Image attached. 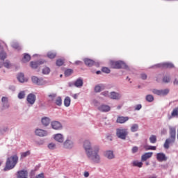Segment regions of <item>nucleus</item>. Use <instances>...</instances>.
<instances>
[{"instance_id":"de8ad7c7","label":"nucleus","mask_w":178,"mask_h":178,"mask_svg":"<svg viewBox=\"0 0 178 178\" xmlns=\"http://www.w3.org/2000/svg\"><path fill=\"white\" fill-rule=\"evenodd\" d=\"M35 178H44V173H40L35 177Z\"/></svg>"},{"instance_id":"3c124183","label":"nucleus","mask_w":178,"mask_h":178,"mask_svg":"<svg viewBox=\"0 0 178 178\" xmlns=\"http://www.w3.org/2000/svg\"><path fill=\"white\" fill-rule=\"evenodd\" d=\"M73 69H68V76H70L73 73Z\"/></svg>"},{"instance_id":"c9c22d12","label":"nucleus","mask_w":178,"mask_h":178,"mask_svg":"<svg viewBox=\"0 0 178 178\" xmlns=\"http://www.w3.org/2000/svg\"><path fill=\"white\" fill-rule=\"evenodd\" d=\"M56 104H57L58 106H60V105H62V98L60 97L56 98Z\"/></svg>"},{"instance_id":"a211bd4d","label":"nucleus","mask_w":178,"mask_h":178,"mask_svg":"<svg viewBox=\"0 0 178 178\" xmlns=\"http://www.w3.org/2000/svg\"><path fill=\"white\" fill-rule=\"evenodd\" d=\"M129 119V117H118L116 122L117 123H125Z\"/></svg>"},{"instance_id":"4468645a","label":"nucleus","mask_w":178,"mask_h":178,"mask_svg":"<svg viewBox=\"0 0 178 178\" xmlns=\"http://www.w3.org/2000/svg\"><path fill=\"white\" fill-rule=\"evenodd\" d=\"M99 111H102V112H108V111H111L110 106H106V104H102V106H99L98 107Z\"/></svg>"},{"instance_id":"680f3d73","label":"nucleus","mask_w":178,"mask_h":178,"mask_svg":"<svg viewBox=\"0 0 178 178\" xmlns=\"http://www.w3.org/2000/svg\"><path fill=\"white\" fill-rule=\"evenodd\" d=\"M74 97V98L76 99L78 97V94H74V95H72Z\"/></svg>"},{"instance_id":"4be33fe9","label":"nucleus","mask_w":178,"mask_h":178,"mask_svg":"<svg viewBox=\"0 0 178 178\" xmlns=\"http://www.w3.org/2000/svg\"><path fill=\"white\" fill-rule=\"evenodd\" d=\"M31 59V56H30V54H24V57L22 58V62L24 63H26L27 62H30Z\"/></svg>"},{"instance_id":"a878e982","label":"nucleus","mask_w":178,"mask_h":178,"mask_svg":"<svg viewBox=\"0 0 178 178\" xmlns=\"http://www.w3.org/2000/svg\"><path fill=\"white\" fill-rule=\"evenodd\" d=\"M51 122V120L49 118L44 117L42 119V123L44 126H48Z\"/></svg>"},{"instance_id":"338daca9","label":"nucleus","mask_w":178,"mask_h":178,"mask_svg":"<svg viewBox=\"0 0 178 178\" xmlns=\"http://www.w3.org/2000/svg\"><path fill=\"white\" fill-rule=\"evenodd\" d=\"M146 165H149V163L147 162Z\"/></svg>"},{"instance_id":"0e129e2a","label":"nucleus","mask_w":178,"mask_h":178,"mask_svg":"<svg viewBox=\"0 0 178 178\" xmlns=\"http://www.w3.org/2000/svg\"><path fill=\"white\" fill-rule=\"evenodd\" d=\"M3 131H8V127H6L4 129H3Z\"/></svg>"},{"instance_id":"0eeeda50","label":"nucleus","mask_w":178,"mask_h":178,"mask_svg":"<svg viewBox=\"0 0 178 178\" xmlns=\"http://www.w3.org/2000/svg\"><path fill=\"white\" fill-rule=\"evenodd\" d=\"M152 92H154V94H157L158 95H166V94H168L169 90L168 88H165V90H157L156 88H154Z\"/></svg>"},{"instance_id":"dca6fc26","label":"nucleus","mask_w":178,"mask_h":178,"mask_svg":"<svg viewBox=\"0 0 178 178\" xmlns=\"http://www.w3.org/2000/svg\"><path fill=\"white\" fill-rule=\"evenodd\" d=\"M156 159L158 161H165L167 160L165 154L163 153H158L156 155Z\"/></svg>"},{"instance_id":"37998d69","label":"nucleus","mask_w":178,"mask_h":178,"mask_svg":"<svg viewBox=\"0 0 178 178\" xmlns=\"http://www.w3.org/2000/svg\"><path fill=\"white\" fill-rule=\"evenodd\" d=\"M56 98V94H52L49 95V101H54Z\"/></svg>"},{"instance_id":"473e14b6","label":"nucleus","mask_w":178,"mask_h":178,"mask_svg":"<svg viewBox=\"0 0 178 178\" xmlns=\"http://www.w3.org/2000/svg\"><path fill=\"white\" fill-rule=\"evenodd\" d=\"M51 72V70L49 69V67H45L43 70H42V74H49Z\"/></svg>"},{"instance_id":"423d86ee","label":"nucleus","mask_w":178,"mask_h":178,"mask_svg":"<svg viewBox=\"0 0 178 178\" xmlns=\"http://www.w3.org/2000/svg\"><path fill=\"white\" fill-rule=\"evenodd\" d=\"M32 82L33 84H36L37 86H42L44 84V79H39L37 76H32L31 78Z\"/></svg>"},{"instance_id":"e2e57ef3","label":"nucleus","mask_w":178,"mask_h":178,"mask_svg":"<svg viewBox=\"0 0 178 178\" xmlns=\"http://www.w3.org/2000/svg\"><path fill=\"white\" fill-rule=\"evenodd\" d=\"M97 74H99L100 73H102L101 70H97L96 72Z\"/></svg>"},{"instance_id":"cd10ccee","label":"nucleus","mask_w":178,"mask_h":178,"mask_svg":"<svg viewBox=\"0 0 178 178\" xmlns=\"http://www.w3.org/2000/svg\"><path fill=\"white\" fill-rule=\"evenodd\" d=\"M31 154V152H30V150H28L25 152H22L21 153V159L26 158V156H29Z\"/></svg>"},{"instance_id":"412c9836","label":"nucleus","mask_w":178,"mask_h":178,"mask_svg":"<svg viewBox=\"0 0 178 178\" xmlns=\"http://www.w3.org/2000/svg\"><path fill=\"white\" fill-rule=\"evenodd\" d=\"M84 63L86 65H87V66H92L95 63V60L88 58H86L84 59Z\"/></svg>"},{"instance_id":"4d7b16f0","label":"nucleus","mask_w":178,"mask_h":178,"mask_svg":"<svg viewBox=\"0 0 178 178\" xmlns=\"http://www.w3.org/2000/svg\"><path fill=\"white\" fill-rule=\"evenodd\" d=\"M150 150H156V146H150Z\"/></svg>"},{"instance_id":"69168bd1","label":"nucleus","mask_w":178,"mask_h":178,"mask_svg":"<svg viewBox=\"0 0 178 178\" xmlns=\"http://www.w3.org/2000/svg\"><path fill=\"white\" fill-rule=\"evenodd\" d=\"M149 178H156V175H153L152 177H149Z\"/></svg>"},{"instance_id":"b1692460","label":"nucleus","mask_w":178,"mask_h":178,"mask_svg":"<svg viewBox=\"0 0 178 178\" xmlns=\"http://www.w3.org/2000/svg\"><path fill=\"white\" fill-rule=\"evenodd\" d=\"M30 65H31V67H32V69H37L38 67L40 66V65H42V63L31 61L30 63Z\"/></svg>"},{"instance_id":"9d476101","label":"nucleus","mask_w":178,"mask_h":178,"mask_svg":"<svg viewBox=\"0 0 178 178\" xmlns=\"http://www.w3.org/2000/svg\"><path fill=\"white\" fill-rule=\"evenodd\" d=\"M36 136H38L39 137H45L48 135V133H47L46 131L42 129H36L35 131Z\"/></svg>"},{"instance_id":"39448f33","label":"nucleus","mask_w":178,"mask_h":178,"mask_svg":"<svg viewBox=\"0 0 178 178\" xmlns=\"http://www.w3.org/2000/svg\"><path fill=\"white\" fill-rule=\"evenodd\" d=\"M110 66L113 69H121L126 66V63L122 60H111Z\"/></svg>"},{"instance_id":"e433bc0d","label":"nucleus","mask_w":178,"mask_h":178,"mask_svg":"<svg viewBox=\"0 0 178 178\" xmlns=\"http://www.w3.org/2000/svg\"><path fill=\"white\" fill-rule=\"evenodd\" d=\"M24 97H26V93L24 92V91H21V92L18 94V98H19V99H23V98H24Z\"/></svg>"},{"instance_id":"2eb2a0df","label":"nucleus","mask_w":178,"mask_h":178,"mask_svg":"<svg viewBox=\"0 0 178 178\" xmlns=\"http://www.w3.org/2000/svg\"><path fill=\"white\" fill-rule=\"evenodd\" d=\"M104 156L109 160H112L113 159H115L114 153L111 150H108L104 154Z\"/></svg>"},{"instance_id":"c85d7f7f","label":"nucleus","mask_w":178,"mask_h":178,"mask_svg":"<svg viewBox=\"0 0 178 178\" xmlns=\"http://www.w3.org/2000/svg\"><path fill=\"white\" fill-rule=\"evenodd\" d=\"M146 99L149 102H152V101H154V98L152 94H148L147 95H146Z\"/></svg>"},{"instance_id":"58836bf2","label":"nucleus","mask_w":178,"mask_h":178,"mask_svg":"<svg viewBox=\"0 0 178 178\" xmlns=\"http://www.w3.org/2000/svg\"><path fill=\"white\" fill-rule=\"evenodd\" d=\"M12 47L13 48H14V49H18V51H20V49H22V48L17 43L13 44Z\"/></svg>"},{"instance_id":"f03ea898","label":"nucleus","mask_w":178,"mask_h":178,"mask_svg":"<svg viewBox=\"0 0 178 178\" xmlns=\"http://www.w3.org/2000/svg\"><path fill=\"white\" fill-rule=\"evenodd\" d=\"M19 161V157L17 155H13L10 157H8L6 162V166L3 169L4 172H6L7 170H11V169H13L17 164V162Z\"/></svg>"},{"instance_id":"c756f323","label":"nucleus","mask_w":178,"mask_h":178,"mask_svg":"<svg viewBox=\"0 0 178 178\" xmlns=\"http://www.w3.org/2000/svg\"><path fill=\"white\" fill-rule=\"evenodd\" d=\"M157 140L156 136L155 135H152L149 138L150 143H156Z\"/></svg>"},{"instance_id":"9b49d317","label":"nucleus","mask_w":178,"mask_h":178,"mask_svg":"<svg viewBox=\"0 0 178 178\" xmlns=\"http://www.w3.org/2000/svg\"><path fill=\"white\" fill-rule=\"evenodd\" d=\"M27 101L29 104H31V105H33L34 102H35V96L34 94H29L27 96Z\"/></svg>"},{"instance_id":"1a4fd4ad","label":"nucleus","mask_w":178,"mask_h":178,"mask_svg":"<svg viewBox=\"0 0 178 178\" xmlns=\"http://www.w3.org/2000/svg\"><path fill=\"white\" fill-rule=\"evenodd\" d=\"M51 127L54 130H60L62 129V124L58 121H54L51 122Z\"/></svg>"},{"instance_id":"79ce46f5","label":"nucleus","mask_w":178,"mask_h":178,"mask_svg":"<svg viewBox=\"0 0 178 178\" xmlns=\"http://www.w3.org/2000/svg\"><path fill=\"white\" fill-rule=\"evenodd\" d=\"M163 81L165 83H169V81H170V77L169 76H164Z\"/></svg>"},{"instance_id":"20e7f679","label":"nucleus","mask_w":178,"mask_h":178,"mask_svg":"<svg viewBox=\"0 0 178 178\" xmlns=\"http://www.w3.org/2000/svg\"><path fill=\"white\" fill-rule=\"evenodd\" d=\"M128 134L127 129H122V128H118V129H116V136L119 139L125 140Z\"/></svg>"},{"instance_id":"09e8293b","label":"nucleus","mask_w":178,"mask_h":178,"mask_svg":"<svg viewBox=\"0 0 178 178\" xmlns=\"http://www.w3.org/2000/svg\"><path fill=\"white\" fill-rule=\"evenodd\" d=\"M102 94H103V95H105L106 97H107V96L110 97L108 91H103Z\"/></svg>"},{"instance_id":"7c9ffc66","label":"nucleus","mask_w":178,"mask_h":178,"mask_svg":"<svg viewBox=\"0 0 178 178\" xmlns=\"http://www.w3.org/2000/svg\"><path fill=\"white\" fill-rule=\"evenodd\" d=\"M47 56L48 58H49L50 59H54L56 56V53H54L52 51H49L47 54Z\"/></svg>"},{"instance_id":"8fccbe9b","label":"nucleus","mask_w":178,"mask_h":178,"mask_svg":"<svg viewBox=\"0 0 178 178\" xmlns=\"http://www.w3.org/2000/svg\"><path fill=\"white\" fill-rule=\"evenodd\" d=\"M83 175H84V177H85L86 178H88V177H89V175H90V174H89V172H88V171H86V172H84Z\"/></svg>"},{"instance_id":"a18cd8bd","label":"nucleus","mask_w":178,"mask_h":178,"mask_svg":"<svg viewBox=\"0 0 178 178\" xmlns=\"http://www.w3.org/2000/svg\"><path fill=\"white\" fill-rule=\"evenodd\" d=\"M73 146H74L73 142L72 140H69L68 139V149H72Z\"/></svg>"},{"instance_id":"5701e85b","label":"nucleus","mask_w":178,"mask_h":178,"mask_svg":"<svg viewBox=\"0 0 178 178\" xmlns=\"http://www.w3.org/2000/svg\"><path fill=\"white\" fill-rule=\"evenodd\" d=\"M104 88L105 86L104 84H98L97 86H95V91H96L97 92H99V91L104 90Z\"/></svg>"},{"instance_id":"bb28decb","label":"nucleus","mask_w":178,"mask_h":178,"mask_svg":"<svg viewBox=\"0 0 178 178\" xmlns=\"http://www.w3.org/2000/svg\"><path fill=\"white\" fill-rule=\"evenodd\" d=\"M133 167H138L139 168H141L143 165L142 162L135 161L132 162Z\"/></svg>"},{"instance_id":"aec40b11","label":"nucleus","mask_w":178,"mask_h":178,"mask_svg":"<svg viewBox=\"0 0 178 178\" xmlns=\"http://www.w3.org/2000/svg\"><path fill=\"white\" fill-rule=\"evenodd\" d=\"M54 139L58 143H63V136L60 134H56L54 136Z\"/></svg>"},{"instance_id":"f704fd0d","label":"nucleus","mask_w":178,"mask_h":178,"mask_svg":"<svg viewBox=\"0 0 178 178\" xmlns=\"http://www.w3.org/2000/svg\"><path fill=\"white\" fill-rule=\"evenodd\" d=\"M171 115L175 118V116H178V107H176V108H174Z\"/></svg>"},{"instance_id":"774afa93","label":"nucleus","mask_w":178,"mask_h":178,"mask_svg":"<svg viewBox=\"0 0 178 178\" xmlns=\"http://www.w3.org/2000/svg\"><path fill=\"white\" fill-rule=\"evenodd\" d=\"M3 65L0 63V68L2 67Z\"/></svg>"},{"instance_id":"603ef678","label":"nucleus","mask_w":178,"mask_h":178,"mask_svg":"<svg viewBox=\"0 0 178 178\" xmlns=\"http://www.w3.org/2000/svg\"><path fill=\"white\" fill-rule=\"evenodd\" d=\"M141 78L143 79H147V74H145V73H142Z\"/></svg>"},{"instance_id":"a19ab883","label":"nucleus","mask_w":178,"mask_h":178,"mask_svg":"<svg viewBox=\"0 0 178 178\" xmlns=\"http://www.w3.org/2000/svg\"><path fill=\"white\" fill-rule=\"evenodd\" d=\"M102 72H104V73H110L111 72V69H109V67H107L106 66L102 67Z\"/></svg>"},{"instance_id":"864d4df0","label":"nucleus","mask_w":178,"mask_h":178,"mask_svg":"<svg viewBox=\"0 0 178 178\" xmlns=\"http://www.w3.org/2000/svg\"><path fill=\"white\" fill-rule=\"evenodd\" d=\"M142 106L141 104H138V106H136V109H137V111H140V109H141Z\"/></svg>"},{"instance_id":"4c0bfd02","label":"nucleus","mask_w":178,"mask_h":178,"mask_svg":"<svg viewBox=\"0 0 178 178\" xmlns=\"http://www.w3.org/2000/svg\"><path fill=\"white\" fill-rule=\"evenodd\" d=\"M138 130V124H134L132 127H131V131H137Z\"/></svg>"},{"instance_id":"c03bdc74","label":"nucleus","mask_w":178,"mask_h":178,"mask_svg":"<svg viewBox=\"0 0 178 178\" xmlns=\"http://www.w3.org/2000/svg\"><path fill=\"white\" fill-rule=\"evenodd\" d=\"M56 147V145H55V143H49L48 145V148H49V149H55Z\"/></svg>"},{"instance_id":"7ed1b4c3","label":"nucleus","mask_w":178,"mask_h":178,"mask_svg":"<svg viewBox=\"0 0 178 178\" xmlns=\"http://www.w3.org/2000/svg\"><path fill=\"white\" fill-rule=\"evenodd\" d=\"M170 135L169 139H166L164 143L165 149H169L170 145L171 143H175L176 139V128H170Z\"/></svg>"},{"instance_id":"f8f14e48","label":"nucleus","mask_w":178,"mask_h":178,"mask_svg":"<svg viewBox=\"0 0 178 178\" xmlns=\"http://www.w3.org/2000/svg\"><path fill=\"white\" fill-rule=\"evenodd\" d=\"M1 102L4 109H8V108H9V102L8 100V97H3L1 99Z\"/></svg>"},{"instance_id":"f257e3e1","label":"nucleus","mask_w":178,"mask_h":178,"mask_svg":"<svg viewBox=\"0 0 178 178\" xmlns=\"http://www.w3.org/2000/svg\"><path fill=\"white\" fill-rule=\"evenodd\" d=\"M83 148L89 160H91L94 163H99L101 160L99 154V147H94L92 149L90 142L89 140H85Z\"/></svg>"},{"instance_id":"393cba45","label":"nucleus","mask_w":178,"mask_h":178,"mask_svg":"<svg viewBox=\"0 0 178 178\" xmlns=\"http://www.w3.org/2000/svg\"><path fill=\"white\" fill-rule=\"evenodd\" d=\"M83 84V79H77L76 81H75V83H74V86H76V87H82Z\"/></svg>"},{"instance_id":"f3484780","label":"nucleus","mask_w":178,"mask_h":178,"mask_svg":"<svg viewBox=\"0 0 178 178\" xmlns=\"http://www.w3.org/2000/svg\"><path fill=\"white\" fill-rule=\"evenodd\" d=\"M17 79L19 83H25V81H27V79L24 78V74L23 73L18 74Z\"/></svg>"},{"instance_id":"5fc2aeb1","label":"nucleus","mask_w":178,"mask_h":178,"mask_svg":"<svg viewBox=\"0 0 178 178\" xmlns=\"http://www.w3.org/2000/svg\"><path fill=\"white\" fill-rule=\"evenodd\" d=\"M64 105L65 106H67V97H65V100H64Z\"/></svg>"},{"instance_id":"6ab92c4d","label":"nucleus","mask_w":178,"mask_h":178,"mask_svg":"<svg viewBox=\"0 0 178 178\" xmlns=\"http://www.w3.org/2000/svg\"><path fill=\"white\" fill-rule=\"evenodd\" d=\"M159 66L161 67H174L173 63L170 62H164L163 63L159 65Z\"/></svg>"},{"instance_id":"bf43d9fd","label":"nucleus","mask_w":178,"mask_h":178,"mask_svg":"<svg viewBox=\"0 0 178 178\" xmlns=\"http://www.w3.org/2000/svg\"><path fill=\"white\" fill-rule=\"evenodd\" d=\"M70 103H71V99L70 97H68V106L69 105H70Z\"/></svg>"},{"instance_id":"72a5a7b5","label":"nucleus","mask_w":178,"mask_h":178,"mask_svg":"<svg viewBox=\"0 0 178 178\" xmlns=\"http://www.w3.org/2000/svg\"><path fill=\"white\" fill-rule=\"evenodd\" d=\"M0 59L1 60H5V59H6V53L5 51L0 52Z\"/></svg>"},{"instance_id":"ea45409f","label":"nucleus","mask_w":178,"mask_h":178,"mask_svg":"<svg viewBox=\"0 0 178 178\" xmlns=\"http://www.w3.org/2000/svg\"><path fill=\"white\" fill-rule=\"evenodd\" d=\"M65 63V61L62 59H58L56 61V65L57 66H62Z\"/></svg>"},{"instance_id":"052dcab7","label":"nucleus","mask_w":178,"mask_h":178,"mask_svg":"<svg viewBox=\"0 0 178 178\" xmlns=\"http://www.w3.org/2000/svg\"><path fill=\"white\" fill-rule=\"evenodd\" d=\"M174 84H178V80L177 79H175L174 81Z\"/></svg>"},{"instance_id":"ddd939ff","label":"nucleus","mask_w":178,"mask_h":178,"mask_svg":"<svg viewBox=\"0 0 178 178\" xmlns=\"http://www.w3.org/2000/svg\"><path fill=\"white\" fill-rule=\"evenodd\" d=\"M152 156V152L145 153V154H143V156H141V161H147V160H148V159H151Z\"/></svg>"},{"instance_id":"49530a36","label":"nucleus","mask_w":178,"mask_h":178,"mask_svg":"<svg viewBox=\"0 0 178 178\" xmlns=\"http://www.w3.org/2000/svg\"><path fill=\"white\" fill-rule=\"evenodd\" d=\"M137 152H138V147H137V146H134V147H132L133 154L137 153Z\"/></svg>"},{"instance_id":"6e6d98bb","label":"nucleus","mask_w":178,"mask_h":178,"mask_svg":"<svg viewBox=\"0 0 178 178\" xmlns=\"http://www.w3.org/2000/svg\"><path fill=\"white\" fill-rule=\"evenodd\" d=\"M145 150H151V146H144Z\"/></svg>"},{"instance_id":"6e6552de","label":"nucleus","mask_w":178,"mask_h":178,"mask_svg":"<svg viewBox=\"0 0 178 178\" xmlns=\"http://www.w3.org/2000/svg\"><path fill=\"white\" fill-rule=\"evenodd\" d=\"M109 97L113 99H120L122 97V95L120 94V92H116V91H111Z\"/></svg>"},{"instance_id":"2f4dec72","label":"nucleus","mask_w":178,"mask_h":178,"mask_svg":"<svg viewBox=\"0 0 178 178\" xmlns=\"http://www.w3.org/2000/svg\"><path fill=\"white\" fill-rule=\"evenodd\" d=\"M3 65L4 67H6L7 69H10V67H12V64H10V62H9V60H6Z\"/></svg>"},{"instance_id":"13d9d810","label":"nucleus","mask_w":178,"mask_h":178,"mask_svg":"<svg viewBox=\"0 0 178 178\" xmlns=\"http://www.w3.org/2000/svg\"><path fill=\"white\" fill-rule=\"evenodd\" d=\"M3 45H5V43L3 42H0V48H1L2 47H3Z\"/></svg>"}]
</instances>
